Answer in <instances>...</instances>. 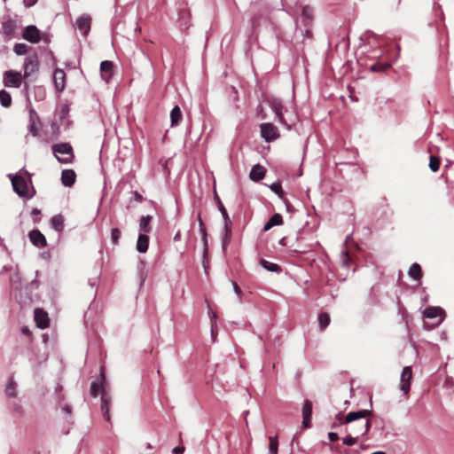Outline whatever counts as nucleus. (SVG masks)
<instances>
[{
    "label": "nucleus",
    "mask_w": 454,
    "mask_h": 454,
    "mask_svg": "<svg viewBox=\"0 0 454 454\" xmlns=\"http://www.w3.org/2000/svg\"><path fill=\"white\" fill-rule=\"evenodd\" d=\"M370 428L371 423L369 420L362 421L361 427L357 430H355L354 427H348L346 429L348 434L343 438V444L348 446L355 445L358 441L359 435H365Z\"/></svg>",
    "instance_id": "nucleus-5"
},
{
    "label": "nucleus",
    "mask_w": 454,
    "mask_h": 454,
    "mask_svg": "<svg viewBox=\"0 0 454 454\" xmlns=\"http://www.w3.org/2000/svg\"><path fill=\"white\" fill-rule=\"evenodd\" d=\"M265 103L275 114L276 120L285 126L288 130L292 129V126L298 121V116L294 112L288 113L287 109H285V113L287 114L284 115V106L282 101L275 97H267Z\"/></svg>",
    "instance_id": "nucleus-1"
},
{
    "label": "nucleus",
    "mask_w": 454,
    "mask_h": 454,
    "mask_svg": "<svg viewBox=\"0 0 454 454\" xmlns=\"http://www.w3.org/2000/svg\"><path fill=\"white\" fill-rule=\"evenodd\" d=\"M40 213H41V211L38 208H33L31 211V214L35 215H39Z\"/></svg>",
    "instance_id": "nucleus-50"
},
{
    "label": "nucleus",
    "mask_w": 454,
    "mask_h": 454,
    "mask_svg": "<svg viewBox=\"0 0 454 454\" xmlns=\"http://www.w3.org/2000/svg\"><path fill=\"white\" fill-rule=\"evenodd\" d=\"M121 237V231L118 228H113L111 231V239L113 244L116 245Z\"/></svg>",
    "instance_id": "nucleus-41"
},
{
    "label": "nucleus",
    "mask_w": 454,
    "mask_h": 454,
    "mask_svg": "<svg viewBox=\"0 0 454 454\" xmlns=\"http://www.w3.org/2000/svg\"><path fill=\"white\" fill-rule=\"evenodd\" d=\"M23 75L20 72L8 70L4 73V85L5 87L20 88L22 83Z\"/></svg>",
    "instance_id": "nucleus-8"
},
{
    "label": "nucleus",
    "mask_w": 454,
    "mask_h": 454,
    "mask_svg": "<svg viewBox=\"0 0 454 454\" xmlns=\"http://www.w3.org/2000/svg\"><path fill=\"white\" fill-rule=\"evenodd\" d=\"M200 231L202 236L203 248H204V256L207 254V231L204 225V223L201 220L200 215H198Z\"/></svg>",
    "instance_id": "nucleus-28"
},
{
    "label": "nucleus",
    "mask_w": 454,
    "mask_h": 454,
    "mask_svg": "<svg viewBox=\"0 0 454 454\" xmlns=\"http://www.w3.org/2000/svg\"><path fill=\"white\" fill-rule=\"evenodd\" d=\"M330 316L326 312H323L318 316L319 329L324 331L330 324Z\"/></svg>",
    "instance_id": "nucleus-32"
},
{
    "label": "nucleus",
    "mask_w": 454,
    "mask_h": 454,
    "mask_svg": "<svg viewBox=\"0 0 454 454\" xmlns=\"http://www.w3.org/2000/svg\"><path fill=\"white\" fill-rule=\"evenodd\" d=\"M390 67L389 63H378L371 67L372 72H383Z\"/></svg>",
    "instance_id": "nucleus-39"
},
{
    "label": "nucleus",
    "mask_w": 454,
    "mask_h": 454,
    "mask_svg": "<svg viewBox=\"0 0 454 454\" xmlns=\"http://www.w3.org/2000/svg\"><path fill=\"white\" fill-rule=\"evenodd\" d=\"M17 383L14 381L13 378H10L8 384L5 387V394L9 397H16L17 395Z\"/></svg>",
    "instance_id": "nucleus-31"
},
{
    "label": "nucleus",
    "mask_w": 454,
    "mask_h": 454,
    "mask_svg": "<svg viewBox=\"0 0 454 454\" xmlns=\"http://www.w3.org/2000/svg\"><path fill=\"white\" fill-rule=\"evenodd\" d=\"M261 136L266 142H272L278 138L279 132L272 123L266 122L260 125Z\"/></svg>",
    "instance_id": "nucleus-9"
},
{
    "label": "nucleus",
    "mask_w": 454,
    "mask_h": 454,
    "mask_svg": "<svg viewBox=\"0 0 454 454\" xmlns=\"http://www.w3.org/2000/svg\"><path fill=\"white\" fill-rule=\"evenodd\" d=\"M35 322L37 327L41 329H45L49 326V316L47 312L43 310L42 309H35L34 312Z\"/></svg>",
    "instance_id": "nucleus-12"
},
{
    "label": "nucleus",
    "mask_w": 454,
    "mask_h": 454,
    "mask_svg": "<svg viewBox=\"0 0 454 454\" xmlns=\"http://www.w3.org/2000/svg\"><path fill=\"white\" fill-rule=\"evenodd\" d=\"M20 171H23L25 174H27V171L21 169Z\"/></svg>",
    "instance_id": "nucleus-59"
},
{
    "label": "nucleus",
    "mask_w": 454,
    "mask_h": 454,
    "mask_svg": "<svg viewBox=\"0 0 454 454\" xmlns=\"http://www.w3.org/2000/svg\"><path fill=\"white\" fill-rule=\"evenodd\" d=\"M206 256L207 254L204 256L203 255V267H204V270H205V272L207 273V269H208V264H207V262L206 261Z\"/></svg>",
    "instance_id": "nucleus-49"
},
{
    "label": "nucleus",
    "mask_w": 454,
    "mask_h": 454,
    "mask_svg": "<svg viewBox=\"0 0 454 454\" xmlns=\"http://www.w3.org/2000/svg\"><path fill=\"white\" fill-rule=\"evenodd\" d=\"M273 227V225H271L270 220L264 224V227H263V231H267L269 230H270L271 228Z\"/></svg>",
    "instance_id": "nucleus-48"
},
{
    "label": "nucleus",
    "mask_w": 454,
    "mask_h": 454,
    "mask_svg": "<svg viewBox=\"0 0 454 454\" xmlns=\"http://www.w3.org/2000/svg\"><path fill=\"white\" fill-rule=\"evenodd\" d=\"M8 177L12 182L13 191L19 195V197L29 200L35 196V190L32 185L30 176L26 179L20 175L9 174Z\"/></svg>",
    "instance_id": "nucleus-2"
},
{
    "label": "nucleus",
    "mask_w": 454,
    "mask_h": 454,
    "mask_svg": "<svg viewBox=\"0 0 454 454\" xmlns=\"http://www.w3.org/2000/svg\"><path fill=\"white\" fill-rule=\"evenodd\" d=\"M210 317H211V333L214 334V327L215 325V320H216V314L213 311H209Z\"/></svg>",
    "instance_id": "nucleus-43"
},
{
    "label": "nucleus",
    "mask_w": 454,
    "mask_h": 454,
    "mask_svg": "<svg viewBox=\"0 0 454 454\" xmlns=\"http://www.w3.org/2000/svg\"><path fill=\"white\" fill-rule=\"evenodd\" d=\"M184 451V447L183 446H176L172 450V452L174 454H183Z\"/></svg>",
    "instance_id": "nucleus-47"
},
{
    "label": "nucleus",
    "mask_w": 454,
    "mask_h": 454,
    "mask_svg": "<svg viewBox=\"0 0 454 454\" xmlns=\"http://www.w3.org/2000/svg\"><path fill=\"white\" fill-rule=\"evenodd\" d=\"M51 149L54 156L60 163H71L74 158L73 147L69 143L55 144Z\"/></svg>",
    "instance_id": "nucleus-3"
},
{
    "label": "nucleus",
    "mask_w": 454,
    "mask_h": 454,
    "mask_svg": "<svg viewBox=\"0 0 454 454\" xmlns=\"http://www.w3.org/2000/svg\"><path fill=\"white\" fill-rule=\"evenodd\" d=\"M114 67V64L112 61L104 60L100 64V71L103 74V77L106 81H108L112 76V69Z\"/></svg>",
    "instance_id": "nucleus-25"
},
{
    "label": "nucleus",
    "mask_w": 454,
    "mask_h": 454,
    "mask_svg": "<svg viewBox=\"0 0 454 454\" xmlns=\"http://www.w3.org/2000/svg\"><path fill=\"white\" fill-rule=\"evenodd\" d=\"M29 47L26 43H19L13 46L15 54L21 56L27 53Z\"/></svg>",
    "instance_id": "nucleus-35"
},
{
    "label": "nucleus",
    "mask_w": 454,
    "mask_h": 454,
    "mask_svg": "<svg viewBox=\"0 0 454 454\" xmlns=\"http://www.w3.org/2000/svg\"><path fill=\"white\" fill-rule=\"evenodd\" d=\"M311 414H312V403L309 400H306L302 406V416H303L302 425L304 427H309L310 426Z\"/></svg>",
    "instance_id": "nucleus-18"
},
{
    "label": "nucleus",
    "mask_w": 454,
    "mask_h": 454,
    "mask_svg": "<svg viewBox=\"0 0 454 454\" xmlns=\"http://www.w3.org/2000/svg\"><path fill=\"white\" fill-rule=\"evenodd\" d=\"M306 35L310 36V31L309 29H306Z\"/></svg>",
    "instance_id": "nucleus-57"
},
{
    "label": "nucleus",
    "mask_w": 454,
    "mask_h": 454,
    "mask_svg": "<svg viewBox=\"0 0 454 454\" xmlns=\"http://www.w3.org/2000/svg\"><path fill=\"white\" fill-rule=\"evenodd\" d=\"M412 378V372L411 366H405L403 369L401 379H400V390L404 394L408 395L410 391L411 380Z\"/></svg>",
    "instance_id": "nucleus-10"
},
{
    "label": "nucleus",
    "mask_w": 454,
    "mask_h": 454,
    "mask_svg": "<svg viewBox=\"0 0 454 454\" xmlns=\"http://www.w3.org/2000/svg\"><path fill=\"white\" fill-rule=\"evenodd\" d=\"M180 239H181V234H180V232H179V231H177V232L176 233L175 237H174V240H175V241H179V240H180Z\"/></svg>",
    "instance_id": "nucleus-51"
},
{
    "label": "nucleus",
    "mask_w": 454,
    "mask_h": 454,
    "mask_svg": "<svg viewBox=\"0 0 454 454\" xmlns=\"http://www.w3.org/2000/svg\"><path fill=\"white\" fill-rule=\"evenodd\" d=\"M22 333H23L24 334H28V333H29V330H28L27 327H23V328H22Z\"/></svg>",
    "instance_id": "nucleus-53"
},
{
    "label": "nucleus",
    "mask_w": 454,
    "mask_h": 454,
    "mask_svg": "<svg viewBox=\"0 0 454 454\" xmlns=\"http://www.w3.org/2000/svg\"><path fill=\"white\" fill-rule=\"evenodd\" d=\"M232 285H233V290H234V292H235V293L237 294V295L239 296V301H241V294H242V293H241V290H240L239 286H238V284H237V283H235V282H233V283H232Z\"/></svg>",
    "instance_id": "nucleus-44"
},
{
    "label": "nucleus",
    "mask_w": 454,
    "mask_h": 454,
    "mask_svg": "<svg viewBox=\"0 0 454 454\" xmlns=\"http://www.w3.org/2000/svg\"><path fill=\"white\" fill-rule=\"evenodd\" d=\"M181 119H182L181 109L178 106H176L175 107H173V109L170 112L171 126L174 127V126L178 125Z\"/></svg>",
    "instance_id": "nucleus-27"
},
{
    "label": "nucleus",
    "mask_w": 454,
    "mask_h": 454,
    "mask_svg": "<svg viewBox=\"0 0 454 454\" xmlns=\"http://www.w3.org/2000/svg\"><path fill=\"white\" fill-rule=\"evenodd\" d=\"M0 103L4 107H9L12 105V97L4 90H0Z\"/></svg>",
    "instance_id": "nucleus-33"
},
{
    "label": "nucleus",
    "mask_w": 454,
    "mask_h": 454,
    "mask_svg": "<svg viewBox=\"0 0 454 454\" xmlns=\"http://www.w3.org/2000/svg\"><path fill=\"white\" fill-rule=\"evenodd\" d=\"M444 314V311L442 309L439 307H429L427 308L424 310V317L427 318H436L438 317H442V316ZM442 321V318H440L436 325H440Z\"/></svg>",
    "instance_id": "nucleus-20"
},
{
    "label": "nucleus",
    "mask_w": 454,
    "mask_h": 454,
    "mask_svg": "<svg viewBox=\"0 0 454 454\" xmlns=\"http://www.w3.org/2000/svg\"><path fill=\"white\" fill-rule=\"evenodd\" d=\"M52 228L57 231H62L64 229V217L61 215H54L51 220Z\"/></svg>",
    "instance_id": "nucleus-29"
},
{
    "label": "nucleus",
    "mask_w": 454,
    "mask_h": 454,
    "mask_svg": "<svg viewBox=\"0 0 454 454\" xmlns=\"http://www.w3.org/2000/svg\"><path fill=\"white\" fill-rule=\"evenodd\" d=\"M147 449H152V445L150 443H147Z\"/></svg>",
    "instance_id": "nucleus-58"
},
{
    "label": "nucleus",
    "mask_w": 454,
    "mask_h": 454,
    "mask_svg": "<svg viewBox=\"0 0 454 454\" xmlns=\"http://www.w3.org/2000/svg\"><path fill=\"white\" fill-rule=\"evenodd\" d=\"M149 237L145 233H140L137 241V250L139 253H145L148 249Z\"/></svg>",
    "instance_id": "nucleus-24"
},
{
    "label": "nucleus",
    "mask_w": 454,
    "mask_h": 454,
    "mask_svg": "<svg viewBox=\"0 0 454 454\" xmlns=\"http://www.w3.org/2000/svg\"><path fill=\"white\" fill-rule=\"evenodd\" d=\"M135 198L138 201H142V196L139 195L137 192H135Z\"/></svg>",
    "instance_id": "nucleus-52"
},
{
    "label": "nucleus",
    "mask_w": 454,
    "mask_h": 454,
    "mask_svg": "<svg viewBox=\"0 0 454 454\" xmlns=\"http://www.w3.org/2000/svg\"><path fill=\"white\" fill-rule=\"evenodd\" d=\"M64 410H65V411H67V413H69V412H70V409H69V407H67H67H65V408H64Z\"/></svg>",
    "instance_id": "nucleus-56"
},
{
    "label": "nucleus",
    "mask_w": 454,
    "mask_h": 454,
    "mask_svg": "<svg viewBox=\"0 0 454 454\" xmlns=\"http://www.w3.org/2000/svg\"><path fill=\"white\" fill-rule=\"evenodd\" d=\"M31 243L38 247H43L46 246L47 241L44 235L37 229L32 230L28 233Z\"/></svg>",
    "instance_id": "nucleus-15"
},
{
    "label": "nucleus",
    "mask_w": 454,
    "mask_h": 454,
    "mask_svg": "<svg viewBox=\"0 0 454 454\" xmlns=\"http://www.w3.org/2000/svg\"><path fill=\"white\" fill-rule=\"evenodd\" d=\"M91 18L89 15H82L76 20L75 27L83 35H87L90 30Z\"/></svg>",
    "instance_id": "nucleus-14"
},
{
    "label": "nucleus",
    "mask_w": 454,
    "mask_h": 454,
    "mask_svg": "<svg viewBox=\"0 0 454 454\" xmlns=\"http://www.w3.org/2000/svg\"><path fill=\"white\" fill-rule=\"evenodd\" d=\"M372 454H386L384 451H376V452H373Z\"/></svg>",
    "instance_id": "nucleus-55"
},
{
    "label": "nucleus",
    "mask_w": 454,
    "mask_h": 454,
    "mask_svg": "<svg viewBox=\"0 0 454 454\" xmlns=\"http://www.w3.org/2000/svg\"><path fill=\"white\" fill-rule=\"evenodd\" d=\"M38 69H39V61H38L37 55L35 53V54L27 56L25 59L24 64H23V70H24L23 78L26 80L29 79V77L31 75H33L34 74H35L38 71Z\"/></svg>",
    "instance_id": "nucleus-7"
},
{
    "label": "nucleus",
    "mask_w": 454,
    "mask_h": 454,
    "mask_svg": "<svg viewBox=\"0 0 454 454\" xmlns=\"http://www.w3.org/2000/svg\"><path fill=\"white\" fill-rule=\"evenodd\" d=\"M215 201L217 204V207L222 214L223 218V249L225 250L227 245L230 243L231 236V225L232 223L230 219L228 212L224 206L223 205L221 200L218 196H215Z\"/></svg>",
    "instance_id": "nucleus-6"
},
{
    "label": "nucleus",
    "mask_w": 454,
    "mask_h": 454,
    "mask_svg": "<svg viewBox=\"0 0 454 454\" xmlns=\"http://www.w3.org/2000/svg\"><path fill=\"white\" fill-rule=\"evenodd\" d=\"M38 0H23V4L26 7L29 8L34 6Z\"/></svg>",
    "instance_id": "nucleus-45"
},
{
    "label": "nucleus",
    "mask_w": 454,
    "mask_h": 454,
    "mask_svg": "<svg viewBox=\"0 0 454 454\" xmlns=\"http://www.w3.org/2000/svg\"><path fill=\"white\" fill-rule=\"evenodd\" d=\"M66 74L62 69H56L53 74V81L58 91H62L65 89Z\"/></svg>",
    "instance_id": "nucleus-19"
},
{
    "label": "nucleus",
    "mask_w": 454,
    "mask_h": 454,
    "mask_svg": "<svg viewBox=\"0 0 454 454\" xmlns=\"http://www.w3.org/2000/svg\"><path fill=\"white\" fill-rule=\"evenodd\" d=\"M409 276L415 280H420V278H422V271L419 264L413 263L410 267Z\"/></svg>",
    "instance_id": "nucleus-30"
},
{
    "label": "nucleus",
    "mask_w": 454,
    "mask_h": 454,
    "mask_svg": "<svg viewBox=\"0 0 454 454\" xmlns=\"http://www.w3.org/2000/svg\"><path fill=\"white\" fill-rule=\"evenodd\" d=\"M286 238H282L279 241V244L282 245V246H285L286 245Z\"/></svg>",
    "instance_id": "nucleus-54"
},
{
    "label": "nucleus",
    "mask_w": 454,
    "mask_h": 454,
    "mask_svg": "<svg viewBox=\"0 0 454 454\" xmlns=\"http://www.w3.org/2000/svg\"><path fill=\"white\" fill-rule=\"evenodd\" d=\"M261 265L265 270H267L269 271H271V272H279L281 270V268L278 264L266 261V260H262L261 261Z\"/></svg>",
    "instance_id": "nucleus-34"
},
{
    "label": "nucleus",
    "mask_w": 454,
    "mask_h": 454,
    "mask_svg": "<svg viewBox=\"0 0 454 454\" xmlns=\"http://www.w3.org/2000/svg\"><path fill=\"white\" fill-rule=\"evenodd\" d=\"M269 220L273 226L281 225L283 223V218L280 214H274Z\"/></svg>",
    "instance_id": "nucleus-40"
},
{
    "label": "nucleus",
    "mask_w": 454,
    "mask_h": 454,
    "mask_svg": "<svg viewBox=\"0 0 454 454\" xmlns=\"http://www.w3.org/2000/svg\"><path fill=\"white\" fill-rule=\"evenodd\" d=\"M153 217L151 215H143L141 218H140V223H139V231L142 232H144L145 234L148 233L151 231V225H150V223L152 221Z\"/></svg>",
    "instance_id": "nucleus-26"
},
{
    "label": "nucleus",
    "mask_w": 454,
    "mask_h": 454,
    "mask_svg": "<svg viewBox=\"0 0 454 454\" xmlns=\"http://www.w3.org/2000/svg\"><path fill=\"white\" fill-rule=\"evenodd\" d=\"M270 189L278 194L279 197L283 196V191L280 183L277 182L270 186Z\"/></svg>",
    "instance_id": "nucleus-42"
},
{
    "label": "nucleus",
    "mask_w": 454,
    "mask_h": 454,
    "mask_svg": "<svg viewBox=\"0 0 454 454\" xmlns=\"http://www.w3.org/2000/svg\"><path fill=\"white\" fill-rule=\"evenodd\" d=\"M372 416V411L370 410H359L357 411L348 412L344 419L340 422V425L350 424L349 427H354L355 430H357L361 427V422L369 420V417Z\"/></svg>",
    "instance_id": "nucleus-4"
},
{
    "label": "nucleus",
    "mask_w": 454,
    "mask_h": 454,
    "mask_svg": "<svg viewBox=\"0 0 454 454\" xmlns=\"http://www.w3.org/2000/svg\"><path fill=\"white\" fill-rule=\"evenodd\" d=\"M269 453L278 454V438L274 436L269 437Z\"/></svg>",
    "instance_id": "nucleus-36"
},
{
    "label": "nucleus",
    "mask_w": 454,
    "mask_h": 454,
    "mask_svg": "<svg viewBox=\"0 0 454 454\" xmlns=\"http://www.w3.org/2000/svg\"><path fill=\"white\" fill-rule=\"evenodd\" d=\"M34 114H35V112L34 110L30 111V123L28 126L29 132L32 134V136L35 137L37 136V129L35 126V120L34 119Z\"/></svg>",
    "instance_id": "nucleus-38"
},
{
    "label": "nucleus",
    "mask_w": 454,
    "mask_h": 454,
    "mask_svg": "<svg viewBox=\"0 0 454 454\" xmlns=\"http://www.w3.org/2000/svg\"><path fill=\"white\" fill-rule=\"evenodd\" d=\"M22 37L32 43H37L41 40L40 31L34 25H29L25 27Z\"/></svg>",
    "instance_id": "nucleus-11"
},
{
    "label": "nucleus",
    "mask_w": 454,
    "mask_h": 454,
    "mask_svg": "<svg viewBox=\"0 0 454 454\" xmlns=\"http://www.w3.org/2000/svg\"><path fill=\"white\" fill-rule=\"evenodd\" d=\"M301 21L303 25L308 27L313 22V9L309 5H305L302 8Z\"/></svg>",
    "instance_id": "nucleus-21"
},
{
    "label": "nucleus",
    "mask_w": 454,
    "mask_h": 454,
    "mask_svg": "<svg viewBox=\"0 0 454 454\" xmlns=\"http://www.w3.org/2000/svg\"><path fill=\"white\" fill-rule=\"evenodd\" d=\"M441 160L438 157L431 155L429 160V168L433 172L438 171Z\"/></svg>",
    "instance_id": "nucleus-37"
},
{
    "label": "nucleus",
    "mask_w": 454,
    "mask_h": 454,
    "mask_svg": "<svg viewBox=\"0 0 454 454\" xmlns=\"http://www.w3.org/2000/svg\"><path fill=\"white\" fill-rule=\"evenodd\" d=\"M76 178V174L73 169H64L61 173V183L66 187L74 185Z\"/></svg>",
    "instance_id": "nucleus-17"
},
{
    "label": "nucleus",
    "mask_w": 454,
    "mask_h": 454,
    "mask_svg": "<svg viewBox=\"0 0 454 454\" xmlns=\"http://www.w3.org/2000/svg\"><path fill=\"white\" fill-rule=\"evenodd\" d=\"M264 176H265V168L259 164L254 165L252 168L250 174H249L251 180H253L254 182H258V181L262 180L264 177Z\"/></svg>",
    "instance_id": "nucleus-22"
},
{
    "label": "nucleus",
    "mask_w": 454,
    "mask_h": 454,
    "mask_svg": "<svg viewBox=\"0 0 454 454\" xmlns=\"http://www.w3.org/2000/svg\"><path fill=\"white\" fill-rule=\"evenodd\" d=\"M16 28H17V23H16V20H14L9 19V20H5L4 22H3V25H2L3 33L6 36H9V37L12 36Z\"/></svg>",
    "instance_id": "nucleus-23"
},
{
    "label": "nucleus",
    "mask_w": 454,
    "mask_h": 454,
    "mask_svg": "<svg viewBox=\"0 0 454 454\" xmlns=\"http://www.w3.org/2000/svg\"><path fill=\"white\" fill-rule=\"evenodd\" d=\"M328 438H329L330 441L335 442V441L339 440V435H338L337 433L330 432L328 434Z\"/></svg>",
    "instance_id": "nucleus-46"
},
{
    "label": "nucleus",
    "mask_w": 454,
    "mask_h": 454,
    "mask_svg": "<svg viewBox=\"0 0 454 454\" xmlns=\"http://www.w3.org/2000/svg\"><path fill=\"white\" fill-rule=\"evenodd\" d=\"M100 376H101V380L99 382L94 381V382H92V384L90 386V394L94 397L98 396V393L102 394V391H106L104 388V386H103L105 383V380H106V376H105L103 367H101V369H100Z\"/></svg>",
    "instance_id": "nucleus-16"
},
{
    "label": "nucleus",
    "mask_w": 454,
    "mask_h": 454,
    "mask_svg": "<svg viewBox=\"0 0 454 454\" xmlns=\"http://www.w3.org/2000/svg\"><path fill=\"white\" fill-rule=\"evenodd\" d=\"M111 403H112L111 396L108 395V393H106V391H102L101 411H102L104 419L106 421H110V419H111V417H110Z\"/></svg>",
    "instance_id": "nucleus-13"
}]
</instances>
